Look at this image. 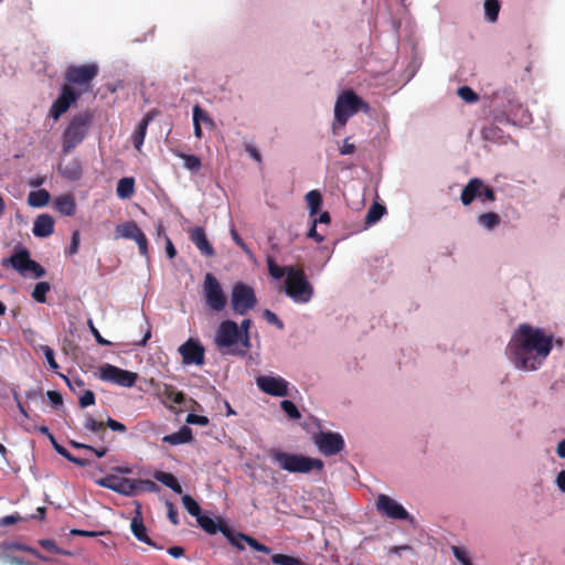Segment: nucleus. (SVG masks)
Returning a JSON list of instances; mask_svg holds the SVG:
<instances>
[{"mask_svg": "<svg viewBox=\"0 0 565 565\" xmlns=\"http://www.w3.org/2000/svg\"><path fill=\"white\" fill-rule=\"evenodd\" d=\"M553 349V334L522 323L514 331L508 347L507 355L519 370H537Z\"/></svg>", "mask_w": 565, "mask_h": 565, "instance_id": "f257e3e1", "label": "nucleus"}, {"mask_svg": "<svg viewBox=\"0 0 565 565\" xmlns=\"http://www.w3.org/2000/svg\"><path fill=\"white\" fill-rule=\"evenodd\" d=\"M98 66L95 63L83 65H70L64 73L65 84L60 96L50 108V116L57 120L68 108L74 105L83 93L92 89V82L98 75Z\"/></svg>", "mask_w": 565, "mask_h": 565, "instance_id": "f03ea898", "label": "nucleus"}, {"mask_svg": "<svg viewBox=\"0 0 565 565\" xmlns=\"http://www.w3.org/2000/svg\"><path fill=\"white\" fill-rule=\"evenodd\" d=\"M269 456L281 469L292 473H309L312 470L322 471L324 467L323 461L319 458L289 454L277 449H271Z\"/></svg>", "mask_w": 565, "mask_h": 565, "instance_id": "7ed1b4c3", "label": "nucleus"}, {"mask_svg": "<svg viewBox=\"0 0 565 565\" xmlns=\"http://www.w3.org/2000/svg\"><path fill=\"white\" fill-rule=\"evenodd\" d=\"M93 120V114L88 110L75 115L62 136V151L64 154L71 152L86 137Z\"/></svg>", "mask_w": 565, "mask_h": 565, "instance_id": "20e7f679", "label": "nucleus"}, {"mask_svg": "<svg viewBox=\"0 0 565 565\" xmlns=\"http://www.w3.org/2000/svg\"><path fill=\"white\" fill-rule=\"evenodd\" d=\"M285 292L296 303H307L313 296V287L301 267L289 268L285 279Z\"/></svg>", "mask_w": 565, "mask_h": 565, "instance_id": "39448f33", "label": "nucleus"}, {"mask_svg": "<svg viewBox=\"0 0 565 565\" xmlns=\"http://www.w3.org/2000/svg\"><path fill=\"white\" fill-rule=\"evenodd\" d=\"M370 105L359 97L353 90L342 93L334 105V118L340 125H345L348 119L359 110L370 111Z\"/></svg>", "mask_w": 565, "mask_h": 565, "instance_id": "423d86ee", "label": "nucleus"}, {"mask_svg": "<svg viewBox=\"0 0 565 565\" xmlns=\"http://www.w3.org/2000/svg\"><path fill=\"white\" fill-rule=\"evenodd\" d=\"M1 265L4 268L12 267L22 276H25L29 271L35 278H41L45 275V269L31 258L30 252L24 247L15 249L10 257L3 258Z\"/></svg>", "mask_w": 565, "mask_h": 565, "instance_id": "0eeeda50", "label": "nucleus"}, {"mask_svg": "<svg viewBox=\"0 0 565 565\" xmlns=\"http://www.w3.org/2000/svg\"><path fill=\"white\" fill-rule=\"evenodd\" d=\"M1 265L4 268L12 267L22 276H25L29 271L35 278H41L45 275V269L31 258L30 252L24 247L15 249L10 257L3 258Z\"/></svg>", "mask_w": 565, "mask_h": 565, "instance_id": "6e6552de", "label": "nucleus"}, {"mask_svg": "<svg viewBox=\"0 0 565 565\" xmlns=\"http://www.w3.org/2000/svg\"><path fill=\"white\" fill-rule=\"evenodd\" d=\"M257 303L254 289L244 284L236 282L232 289L231 307L236 315L244 316Z\"/></svg>", "mask_w": 565, "mask_h": 565, "instance_id": "1a4fd4ad", "label": "nucleus"}, {"mask_svg": "<svg viewBox=\"0 0 565 565\" xmlns=\"http://www.w3.org/2000/svg\"><path fill=\"white\" fill-rule=\"evenodd\" d=\"M203 294L205 302L211 310L220 312L225 308L227 301L226 295L220 281L211 273H207L204 277Z\"/></svg>", "mask_w": 565, "mask_h": 565, "instance_id": "9d476101", "label": "nucleus"}, {"mask_svg": "<svg viewBox=\"0 0 565 565\" xmlns=\"http://www.w3.org/2000/svg\"><path fill=\"white\" fill-rule=\"evenodd\" d=\"M100 380L117 384L122 387H131L138 379L137 373L122 370L111 364H104L99 367Z\"/></svg>", "mask_w": 565, "mask_h": 565, "instance_id": "9b49d317", "label": "nucleus"}, {"mask_svg": "<svg viewBox=\"0 0 565 565\" xmlns=\"http://www.w3.org/2000/svg\"><path fill=\"white\" fill-rule=\"evenodd\" d=\"M313 443L324 456H333L344 448V439L339 433L319 431L313 435Z\"/></svg>", "mask_w": 565, "mask_h": 565, "instance_id": "f8f14e48", "label": "nucleus"}, {"mask_svg": "<svg viewBox=\"0 0 565 565\" xmlns=\"http://www.w3.org/2000/svg\"><path fill=\"white\" fill-rule=\"evenodd\" d=\"M242 340L238 324L232 320L222 321L216 330L215 343L220 349L231 348Z\"/></svg>", "mask_w": 565, "mask_h": 565, "instance_id": "ddd939ff", "label": "nucleus"}, {"mask_svg": "<svg viewBox=\"0 0 565 565\" xmlns=\"http://www.w3.org/2000/svg\"><path fill=\"white\" fill-rule=\"evenodd\" d=\"M256 384L262 392L270 396L288 395L289 383L281 376L260 375L256 379Z\"/></svg>", "mask_w": 565, "mask_h": 565, "instance_id": "4468645a", "label": "nucleus"}, {"mask_svg": "<svg viewBox=\"0 0 565 565\" xmlns=\"http://www.w3.org/2000/svg\"><path fill=\"white\" fill-rule=\"evenodd\" d=\"M179 353L182 356V363L185 365H203L205 361V350L198 340L189 339L179 347Z\"/></svg>", "mask_w": 565, "mask_h": 565, "instance_id": "2eb2a0df", "label": "nucleus"}, {"mask_svg": "<svg viewBox=\"0 0 565 565\" xmlns=\"http://www.w3.org/2000/svg\"><path fill=\"white\" fill-rule=\"evenodd\" d=\"M377 510L394 520H407L409 514L402 504L386 494H380L376 500Z\"/></svg>", "mask_w": 565, "mask_h": 565, "instance_id": "dca6fc26", "label": "nucleus"}, {"mask_svg": "<svg viewBox=\"0 0 565 565\" xmlns=\"http://www.w3.org/2000/svg\"><path fill=\"white\" fill-rule=\"evenodd\" d=\"M97 484L110 489L119 494H124L127 497L134 495V483L132 479L129 478L108 475L97 480Z\"/></svg>", "mask_w": 565, "mask_h": 565, "instance_id": "f3484780", "label": "nucleus"}, {"mask_svg": "<svg viewBox=\"0 0 565 565\" xmlns=\"http://www.w3.org/2000/svg\"><path fill=\"white\" fill-rule=\"evenodd\" d=\"M158 396L169 408H172V404L181 405L185 401L183 392L178 391L175 386L167 383H163L158 387Z\"/></svg>", "mask_w": 565, "mask_h": 565, "instance_id": "a211bd4d", "label": "nucleus"}, {"mask_svg": "<svg viewBox=\"0 0 565 565\" xmlns=\"http://www.w3.org/2000/svg\"><path fill=\"white\" fill-rule=\"evenodd\" d=\"M130 530L138 541L158 550L162 548L161 546L157 545L148 535L147 527L143 523L141 512L139 510L136 511V515L131 520Z\"/></svg>", "mask_w": 565, "mask_h": 565, "instance_id": "6ab92c4d", "label": "nucleus"}, {"mask_svg": "<svg viewBox=\"0 0 565 565\" xmlns=\"http://www.w3.org/2000/svg\"><path fill=\"white\" fill-rule=\"evenodd\" d=\"M190 239L202 255L206 257L214 256V248L210 244L203 227L196 226L190 230Z\"/></svg>", "mask_w": 565, "mask_h": 565, "instance_id": "aec40b11", "label": "nucleus"}, {"mask_svg": "<svg viewBox=\"0 0 565 565\" xmlns=\"http://www.w3.org/2000/svg\"><path fill=\"white\" fill-rule=\"evenodd\" d=\"M483 188L482 180L472 178L467 185L462 189L460 200L463 205H469L475 199L481 198V189Z\"/></svg>", "mask_w": 565, "mask_h": 565, "instance_id": "412c9836", "label": "nucleus"}, {"mask_svg": "<svg viewBox=\"0 0 565 565\" xmlns=\"http://www.w3.org/2000/svg\"><path fill=\"white\" fill-rule=\"evenodd\" d=\"M33 234L36 237H47L54 232V220L49 214L39 215L33 224Z\"/></svg>", "mask_w": 565, "mask_h": 565, "instance_id": "4be33fe9", "label": "nucleus"}, {"mask_svg": "<svg viewBox=\"0 0 565 565\" xmlns=\"http://www.w3.org/2000/svg\"><path fill=\"white\" fill-rule=\"evenodd\" d=\"M54 207L65 216H73L76 212V202L72 194H63L54 200Z\"/></svg>", "mask_w": 565, "mask_h": 565, "instance_id": "5701e85b", "label": "nucleus"}, {"mask_svg": "<svg viewBox=\"0 0 565 565\" xmlns=\"http://www.w3.org/2000/svg\"><path fill=\"white\" fill-rule=\"evenodd\" d=\"M192 439V429L188 426H182L177 433L163 436L162 441L169 445H181L190 443Z\"/></svg>", "mask_w": 565, "mask_h": 565, "instance_id": "b1692460", "label": "nucleus"}, {"mask_svg": "<svg viewBox=\"0 0 565 565\" xmlns=\"http://www.w3.org/2000/svg\"><path fill=\"white\" fill-rule=\"evenodd\" d=\"M50 441L54 448V450L63 456L66 460H68L70 462L76 465V466H79V467H87L90 465V461L88 459H83V458H78V457H75L73 456L65 447H63L62 445H60L56 439L54 438L53 435H50Z\"/></svg>", "mask_w": 565, "mask_h": 565, "instance_id": "393cba45", "label": "nucleus"}, {"mask_svg": "<svg viewBox=\"0 0 565 565\" xmlns=\"http://www.w3.org/2000/svg\"><path fill=\"white\" fill-rule=\"evenodd\" d=\"M151 120L152 116L150 114H146L132 134V142L137 150H140L141 146L143 145L147 128Z\"/></svg>", "mask_w": 565, "mask_h": 565, "instance_id": "a878e982", "label": "nucleus"}, {"mask_svg": "<svg viewBox=\"0 0 565 565\" xmlns=\"http://www.w3.org/2000/svg\"><path fill=\"white\" fill-rule=\"evenodd\" d=\"M153 478L164 484L166 487L170 488L172 491H174L178 494L182 493V487L179 483L178 479L170 472L164 471H154Z\"/></svg>", "mask_w": 565, "mask_h": 565, "instance_id": "bb28decb", "label": "nucleus"}, {"mask_svg": "<svg viewBox=\"0 0 565 565\" xmlns=\"http://www.w3.org/2000/svg\"><path fill=\"white\" fill-rule=\"evenodd\" d=\"M198 524L209 534H215L217 532L222 533L223 525H227L222 520L214 521L212 518L201 514L199 518H196Z\"/></svg>", "mask_w": 565, "mask_h": 565, "instance_id": "cd10ccee", "label": "nucleus"}, {"mask_svg": "<svg viewBox=\"0 0 565 565\" xmlns=\"http://www.w3.org/2000/svg\"><path fill=\"white\" fill-rule=\"evenodd\" d=\"M82 166L78 160H73L65 167L60 168V173L71 181L78 180L82 177Z\"/></svg>", "mask_w": 565, "mask_h": 565, "instance_id": "c85d7f7f", "label": "nucleus"}, {"mask_svg": "<svg viewBox=\"0 0 565 565\" xmlns=\"http://www.w3.org/2000/svg\"><path fill=\"white\" fill-rule=\"evenodd\" d=\"M50 202V193L44 190L32 191L29 193L28 203L33 207H43Z\"/></svg>", "mask_w": 565, "mask_h": 565, "instance_id": "c756f323", "label": "nucleus"}, {"mask_svg": "<svg viewBox=\"0 0 565 565\" xmlns=\"http://www.w3.org/2000/svg\"><path fill=\"white\" fill-rule=\"evenodd\" d=\"M306 201L310 216L318 214L322 205L321 193L317 190H311L306 194Z\"/></svg>", "mask_w": 565, "mask_h": 565, "instance_id": "7c9ffc66", "label": "nucleus"}, {"mask_svg": "<svg viewBox=\"0 0 565 565\" xmlns=\"http://www.w3.org/2000/svg\"><path fill=\"white\" fill-rule=\"evenodd\" d=\"M141 232L140 227L136 222L130 221L120 224L116 227V233L125 238L135 239L136 236Z\"/></svg>", "mask_w": 565, "mask_h": 565, "instance_id": "2f4dec72", "label": "nucleus"}, {"mask_svg": "<svg viewBox=\"0 0 565 565\" xmlns=\"http://www.w3.org/2000/svg\"><path fill=\"white\" fill-rule=\"evenodd\" d=\"M117 195L120 199H129L135 192V180L134 178H122L117 183L116 189Z\"/></svg>", "mask_w": 565, "mask_h": 565, "instance_id": "473e14b6", "label": "nucleus"}, {"mask_svg": "<svg viewBox=\"0 0 565 565\" xmlns=\"http://www.w3.org/2000/svg\"><path fill=\"white\" fill-rule=\"evenodd\" d=\"M84 427L87 430L95 433L99 440H105L106 428L103 422H98L94 417L88 415L84 422Z\"/></svg>", "mask_w": 565, "mask_h": 565, "instance_id": "72a5a7b5", "label": "nucleus"}, {"mask_svg": "<svg viewBox=\"0 0 565 565\" xmlns=\"http://www.w3.org/2000/svg\"><path fill=\"white\" fill-rule=\"evenodd\" d=\"M386 212V209L384 205L377 203V202H374L367 213H366V216H365V224L366 225H373L375 224L377 221H380L382 218V216L385 214Z\"/></svg>", "mask_w": 565, "mask_h": 565, "instance_id": "f704fd0d", "label": "nucleus"}, {"mask_svg": "<svg viewBox=\"0 0 565 565\" xmlns=\"http://www.w3.org/2000/svg\"><path fill=\"white\" fill-rule=\"evenodd\" d=\"M134 483V495L139 492H157L159 491V486L149 479H132Z\"/></svg>", "mask_w": 565, "mask_h": 565, "instance_id": "c9c22d12", "label": "nucleus"}, {"mask_svg": "<svg viewBox=\"0 0 565 565\" xmlns=\"http://www.w3.org/2000/svg\"><path fill=\"white\" fill-rule=\"evenodd\" d=\"M501 222L499 214L494 212L482 213L478 216V223L487 230H493Z\"/></svg>", "mask_w": 565, "mask_h": 565, "instance_id": "e433bc0d", "label": "nucleus"}, {"mask_svg": "<svg viewBox=\"0 0 565 565\" xmlns=\"http://www.w3.org/2000/svg\"><path fill=\"white\" fill-rule=\"evenodd\" d=\"M267 267H268V271H269V275L274 278V279H280L282 278L284 276H288V270L289 268H295L296 266H285V267H280L276 264V262L274 260L273 257H267Z\"/></svg>", "mask_w": 565, "mask_h": 565, "instance_id": "4c0bfd02", "label": "nucleus"}, {"mask_svg": "<svg viewBox=\"0 0 565 565\" xmlns=\"http://www.w3.org/2000/svg\"><path fill=\"white\" fill-rule=\"evenodd\" d=\"M51 286L46 281L38 282L32 291V298L39 302H46V294L50 291Z\"/></svg>", "mask_w": 565, "mask_h": 565, "instance_id": "58836bf2", "label": "nucleus"}, {"mask_svg": "<svg viewBox=\"0 0 565 565\" xmlns=\"http://www.w3.org/2000/svg\"><path fill=\"white\" fill-rule=\"evenodd\" d=\"M500 12V3L498 0L484 1V13L490 22H495Z\"/></svg>", "mask_w": 565, "mask_h": 565, "instance_id": "ea45409f", "label": "nucleus"}, {"mask_svg": "<svg viewBox=\"0 0 565 565\" xmlns=\"http://www.w3.org/2000/svg\"><path fill=\"white\" fill-rule=\"evenodd\" d=\"M182 503L184 509L192 516L199 518L202 514L199 503L190 494H184L182 497Z\"/></svg>", "mask_w": 565, "mask_h": 565, "instance_id": "a19ab883", "label": "nucleus"}, {"mask_svg": "<svg viewBox=\"0 0 565 565\" xmlns=\"http://www.w3.org/2000/svg\"><path fill=\"white\" fill-rule=\"evenodd\" d=\"M184 162V167L192 171L196 172L201 169V159L194 154L179 153L178 154Z\"/></svg>", "mask_w": 565, "mask_h": 565, "instance_id": "79ce46f5", "label": "nucleus"}, {"mask_svg": "<svg viewBox=\"0 0 565 565\" xmlns=\"http://www.w3.org/2000/svg\"><path fill=\"white\" fill-rule=\"evenodd\" d=\"M238 537L241 540H244L245 543H247L253 550L257 551V552H262L264 554H269L271 552V550L259 543L256 539H254L253 536H249V535H246L244 533H239L238 532Z\"/></svg>", "mask_w": 565, "mask_h": 565, "instance_id": "37998d69", "label": "nucleus"}, {"mask_svg": "<svg viewBox=\"0 0 565 565\" xmlns=\"http://www.w3.org/2000/svg\"><path fill=\"white\" fill-rule=\"evenodd\" d=\"M271 562L276 565H306L301 559L285 554H274Z\"/></svg>", "mask_w": 565, "mask_h": 565, "instance_id": "c03bdc74", "label": "nucleus"}, {"mask_svg": "<svg viewBox=\"0 0 565 565\" xmlns=\"http://www.w3.org/2000/svg\"><path fill=\"white\" fill-rule=\"evenodd\" d=\"M222 534L230 541V543L236 548L243 551L245 547L243 545L244 540L238 537V533L232 531L228 525H223Z\"/></svg>", "mask_w": 565, "mask_h": 565, "instance_id": "a18cd8bd", "label": "nucleus"}, {"mask_svg": "<svg viewBox=\"0 0 565 565\" xmlns=\"http://www.w3.org/2000/svg\"><path fill=\"white\" fill-rule=\"evenodd\" d=\"M70 445L73 448H75V449H86V450H89V451L94 452L98 458H103L108 452V448L106 446H102V447L95 448L93 446H89V445H86V444H83V443H78V441H75V440H71Z\"/></svg>", "mask_w": 565, "mask_h": 565, "instance_id": "49530a36", "label": "nucleus"}, {"mask_svg": "<svg viewBox=\"0 0 565 565\" xmlns=\"http://www.w3.org/2000/svg\"><path fill=\"white\" fill-rule=\"evenodd\" d=\"M281 409L286 413V415L294 420L301 418V413L299 412L296 404L289 399H284L280 403Z\"/></svg>", "mask_w": 565, "mask_h": 565, "instance_id": "de8ad7c7", "label": "nucleus"}, {"mask_svg": "<svg viewBox=\"0 0 565 565\" xmlns=\"http://www.w3.org/2000/svg\"><path fill=\"white\" fill-rule=\"evenodd\" d=\"M457 94L461 99L470 104L479 100L478 94L469 86L459 87Z\"/></svg>", "mask_w": 565, "mask_h": 565, "instance_id": "09e8293b", "label": "nucleus"}, {"mask_svg": "<svg viewBox=\"0 0 565 565\" xmlns=\"http://www.w3.org/2000/svg\"><path fill=\"white\" fill-rule=\"evenodd\" d=\"M201 106L195 105L193 107V128H194V136L196 138L202 137V128H201Z\"/></svg>", "mask_w": 565, "mask_h": 565, "instance_id": "8fccbe9b", "label": "nucleus"}, {"mask_svg": "<svg viewBox=\"0 0 565 565\" xmlns=\"http://www.w3.org/2000/svg\"><path fill=\"white\" fill-rule=\"evenodd\" d=\"M40 350L43 352L50 369H52L54 371L57 370L58 369V364L55 361L53 349L50 348L49 345H41Z\"/></svg>", "mask_w": 565, "mask_h": 565, "instance_id": "3c124183", "label": "nucleus"}, {"mask_svg": "<svg viewBox=\"0 0 565 565\" xmlns=\"http://www.w3.org/2000/svg\"><path fill=\"white\" fill-rule=\"evenodd\" d=\"M452 553L455 557L462 564V565H472V562L467 553L466 550L459 546H452Z\"/></svg>", "mask_w": 565, "mask_h": 565, "instance_id": "603ef678", "label": "nucleus"}, {"mask_svg": "<svg viewBox=\"0 0 565 565\" xmlns=\"http://www.w3.org/2000/svg\"><path fill=\"white\" fill-rule=\"evenodd\" d=\"M79 242H81L79 231H74L72 234L71 244L67 247V249L65 250V253L70 256L75 255L78 252Z\"/></svg>", "mask_w": 565, "mask_h": 565, "instance_id": "864d4df0", "label": "nucleus"}, {"mask_svg": "<svg viewBox=\"0 0 565 565\" xmlns=\"http://www.w3.org/2000/svg\"><path fill=\"white\" fill-rule=\"evenodd\" d=\"M252 326V320L250 319H244L242 322H241V326L238 327L239 328V331L242 332V340H243V343L246 348L249 347V328Z\"/></svg>", "mask_w": 565, "mask_h": 565, "instance_id": "5fc2aeb1", "label": "nucleus"}, {"mask_svg": "<svg viewBox=\"0 0 565 565\" xmlns=\"http://www.w3.org/2000/svg\"><path fill=\"white\" fill-rule=\"evenodd\" d=\"M78 404L82 408H86L95 404V394L93 391H85V393L79 397Z\"/></svg>", "mask_w": 565, "mask_h": 565, "instance_id": "6e6d98bb", "label": "nucleus"}, {"mask_svg": "<svg viewBox=\"0 0 565 565\" xmlns=\"http://www.w3.org/2000/svg\"><path fill=\"white\" fill-rule=\"evenodd\" d=\"M134 241L137 243L140 254L142 256H147L148 255V239H147L145 233L141 231L136 236V238Z\"/></svg>", "mask_w": 565, "mask_h": 565, "instance_id": "4d7b16f0", "label": "nucleus"}, {"mask_svg": "<svg viewBox=\"0 0 565 565\" xmlns=\"http://www.w3.org/2000/svg\"><path fill=\"white\" fill-rule=\"evenodd\" d=\"M41 547L44 550L54 553V554H63L64 552L56 545V543L53 540L44 539L39 542Z\"/></svg>", "mask_w": 565, "mask_h": 565, "instance_id": "13d9d810", "label": "nucleus"}, {"mask_svg": "<svg viewBox=\"0 0 565 565\" xmlns=\"http://www.w3.org/2000/svg\"><path fill=\"white\" fill-rule=\"evenodd\" d=\"M87 324H88L89 331L92 332V334L94 335V338L98 344H100V345H110L111 344L110 341H108L102 337L98 329L94 326V323L90 319L87 321Z\"/></svg>", "mask_w": 565, "mask_h": 565, "instance_id": "bf43d9fd", "label": "nucleus"}, {"mask_svg": "<svg viewBox=\"0 0 565 565\" xmlns=\"http://www.w3.org/2000/svg\"><path fill=\"white\" fill-rule=\"evenodd\" d=\"M264 318L267 320V322L276 326L278 329H284L282 321L278 318V316L270 311L269 309L264 310L263 313Z\"/></svg>", "mask_w": 565, "mask_h": 565, "instance_id": "052dcab7", "label": "nucleus"}, {"mask_svg": "<svg viewBox=\"0 0 565 565\" xmlns=\"http://www.w3.org/2000/svg\"><path fill=\"white\" fill-rule=\"evenodd\" d=\"M186 424L206 426L209 418L198 414H189L185 419Z\"/></svg>", "mask_w": 565, "mask_h": 565, "instance_id": "680f3d73", "label": "nucleus"}, {"mask_svg": "<svg viewBox=\"0 0 565 565\" xmlns=\"http://www.w3.org/2000/svg\"><path fill=\"white\" fill-rule=\"evenodd\" d=\"M307 237L315 239L317 243H321L324 236L319 234L317 231V221H311V226L307 233Z\"/></svg>", "mask_w": 565, "mask_h": 565, "instance_id": "e2e57ef3", "label": "nucleus"}, {"mask_svg": "<svg viewBox=\"0 0 565 565\" xmlns=\"http://www.w3.org/2000/svg\"><path fill=\"white\" fill-rule=\"evenodd\" d=\"M106 426L109 427L111 430L119 433H125L127 429L122 423L115 420L111 417L107 418Z\"/></svg>", "mask_w": 565, "mask_h": 565, "instance_id": "0e129e2a", "label": "nucleus"}, {"mask_svg": "<svg viewBox=\"0 0 565 565\" xmlns=\"http://www.w3.org/2000/svg\"><path fill=\"white\" fill-rule=\"evenodd\" d=\"M21 520V516L19 513L6 515L2 519H0V525L2 526H9L18 523Z\"/></svg>", "mask_w": 565, "mask_h": 565, "instance_id": "69168bd1", "label": "nucleus"}, {"mask_svg": "<svg viewBox=\"0 0 565 565\" xmlns=\"http://www.w3.org/2000/svg\"><path fill=\"white\" fill-rule=\"evenodd\" d=\"M46 395L52 405L61 406L63 404V397L58 392L47 391Z\"/></svg>", "mask_w": 565, "mask_h": 565, "instance_id": "338daca9", "label": "nucleus"}, {"mask_svg": "<svg viewBox=\"0 0 565 565\" xmlns=\"http://www.w3.org/2000/svg\"><path fill=\"white\" fill-rule=\"evenodd\" d=\"M167 508H168V518H169L170 522L173 525H178L179 524L178 512L175 511L173 503H171L170 501H167Z\"/></svg>", "mask_w": 565, "mask_h": 565, "instance_id": "774afa93", "label": "nucleus"}]
</instances>
